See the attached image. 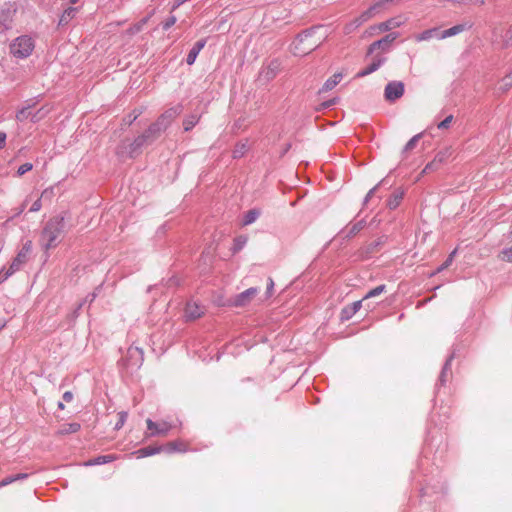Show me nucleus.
<instances>
[{
  "label": "nucleus",
  "instance_id": "6e6d98bb",
  "mask_svg": "<svg viewBox=\"0 0 512 512\" xmlns=\"http://www.w3.org/2000/svg\"><path fill=\"white\" fill-rule=\"evenodd\" d=\"M502 254H503V259L504 260H506L507 262L512 263V246L503 249Z\"/></svg>",
  "mask_w": 512,
  "mask_h": 512
},
{
  "label": "nucleus",
  "instance_id": "f704fd0d",
  "mask_svg": "<svg viewBox=\"0 0 512 512\" xmlns=\"http://www.w3.org/2000/svg\"><path fill=\"white\" fill-rule=\"evenodd\" d=\"M248 150H249V145H248L247 141L239 142L236 144V146L232 152V156L234 159H239V158L243 157L247 153Z\"/></svg>",
  "mask_w": 512,
  "mask_h": 512
},
{
  "label": "nucleus",
  "instance_id": "603ef678",
  "mask_svg": "<svg viewBox=\"0 0 512 512\" xmlns=\"http://www.w3.org/2000/svg\"><path fill=\"white\" fill-rule=\"evenodd\" d=\"M176 23V17L174 15L169 16L163 23L162 29L167 31Z\"/></svg>",
  "mask_w": 512,
  "mask_h": 512
},
{
  "label": "nucleus",
  "instance_id": "393cba45",
  "mask_svg": "<svg viewBox=\"0 0 512 512\" xmlns=\"http://www.w3.org/2000/svg\"><path fill=\"white\" fill-rule=\"evenodd\" d=\"M162 445L160 446H146L143 448L138 449L134 452V454L137 456V458H145L149 456H153L155 454H158L162 452Z\"/></svg>",
  "mask_w": 512,
  "mask_h": 512
},
{
  "label": "nucleus",
  "instance_id": "a878e982",
  "mask_svg": "<svg viewBox=\"0 0 512 512\" xmlns=\"http://www.w3.org/2000/svg\"><path fill=\"white\" fill-rule=\"evenodd\" d=\"M114 459H115V457L111 454L100 455V456L94 457V458L89 459L86 462H84V466L90 467V466L103 465V464L112 462Z\"/></svg>",
  "mask_w": 512,
  "mask_h": 512
},
{
  "label": "nucleus",
  "instance_id": "13d9d810",
  "mask_svg": "<svg viewBox=\"0 0 512 512\" xmlns=\"http://www.w3.org/2000/svg\"><path fill=\"white\" fill-rule=\"evenodd\" d=\"M452 264L451 258H448L437 268V272L447 269Z\"/></svg>",
  "mask_w": 512,
  "mask_h": 512
},
{
  "label": "nucleus",
  "instance_id": "423d86ee",
  "mask_svg": "<svg viewBox=\"0 0 512 512\" xmlns=\"http://www.w3.org/2000/svg\"><path fill=\"white\" fill-rule=\"evenodd\" d=\"M405 92V86L402 81H390L386 84L384 89L385 100L393 103L400 99Z\"/></svg>",
  "mask_w": 512,
  "mask_h": 512
},
{
  "label": "nucleus",
  "instance_id": "052dcab7",
  "mask_svg": "<svg viewBox=\"0 0 512 512\" xmlns=\"http://www.w3.org/2000/svg\"><path fill=\"white\" fill-rule=\"evenodd\" d=\"M7 135L5 132L0 131V150L5 147Z\"/></svg>",
  "mask_w": 512,
  "mask_h": 512
},
{
  "label": "nucleus",
  "instance_id": "09e8293b",
  "mask_svg": "<svg viewBox=\"0 0 512 512\" xmlns=\"http://www.w3.org/2000/svg\"><path fill=\"white\" fill-rule=\"evenodd\" d=\"M82 307H83V302H80V303L76 306V308H75L71 313H69V314H68L67 318H68V320H69L70 322H75V320H76V319L78 318V316H79V312H80V310L82 309Z\"/></svg>",
  "mask_w": 512,
  "mask_h": 512
},
{
  "label": "nucleus",
  "instance_id": "7c9ffc66",
  "mask_svg": "<svg viewBox=\"0 0 512 512\" xmlns=\"http://www.w3.org/2000/svg\"><path fill=\"white\" fill-rule=\"evenodd\" d=\"M29 477V474L28 473H18V474H15V475H10V476H7L5 477L4 479H2L0 481V488H3L7 485H10L16 481H20V480H25Z\"/></svg>",
  "mask_w": 512,
  "mask_h": 512
},
{
  "label": "nucleus",
  "instance_id": "de8ad7c7",
  "mask_svg": "<svg viewBox=\"0 0 512 512\" xmlns=\"http://www.w3.org/2000/svg\"><path fill=\"white\" fill-rule=\"evenodd\" d=\"M16 271L11 270V267L9 266L8 269L2 268L0 270V284L6 281L10 276H12Z\"/></svg>",
  "mask_w": 512,
  "mask_h": 512
},
{
  "label": "nucleus",
  "instance_id": "a19ab883",
  "mask_svg": "<svg viewBox=\"0 0 512 512\" xmlns=\"http://www.w3.org/2000/svg\"><path fill=\"white\" fill-rule=\"evenodd\" d=\"M385 290H386V285L381 284V285H379V286H377V287H375V288H373V289L369 290V291L365 294V296L363 297V299H362V300H367V299H369V298L376 297V296H378V295L382 294Z\"/></svg>",
  "mask_w": 512,
  "mask_h": 512
},
{
  "label": "nucleus",
  "instance_id": "6e6552de",
  "mask_svg": "<svg viewBox=\"0 0 512 512\" xmlns=\"http://www.w3.org/2000/svg\"><path fill=\"white\" fill-rule=\"evenodd\" d=\"M125 364L131 368H140L144 361L143 349L137 346H130L125 356Z\"/></svg>",
  "mask_w": 512,
  "mask_h": 512
},
{
  "label": "nucleus",
  "instance_id": "20e7f679",
  "mask_svg": "<svg viewBox=\"0 0 512 512\" xmlns=\"http://www.w3.org/2000/svg\"><path fill=\"white\" fill-rule=\"evenodd\" d=\"M35 49V40L30 35H21L10 44V53L18 59L28 58Z\"/></svg>",
  "mask_w": 512,
  "mask_h": 512
},
{
  "label": "nucleus",
  "instance_id": "e433bc0d",
  "mask_svg": "<svg viewBox=\"0 0 512 512\" xmlns=\"http://www.w3.org/2000/svg\"><path fill=\"white\" fill-rule=\"evenodd\" d=\"M388 184H389L388 177H385L377 185H375L373 188H371L369 190V192L367 193V195L365 196L364 200H363V205H366L369 202L371 197L375 194V192L377 191V189L380 186H385V185H388Z\"/></svg>",
  "mask_w": 512,
  "mask_h": 512
},
{
  "label": "nucleus",
  "instance_id": "a211bd4d",
  "mask_svg": "<svg viewBox=\"0 0 512 512\" xmlns=\"http://www.w3.org/2000/svg\"><path fill=\"white\" fill-rule=\"evenodd\" d=\"M387 241V236H381L379 237L377 240L369 243L368 245H366L361 254L368 258L370 257L373 253H375L381 246H383Z\"/></svg>",
  "mask_w": 512,
  "mask_h": 512
},
{
  "label": "nucleus",
  "instance_id": "69168bd1",
  "mask_svg": "<svg viewBox=\"0 0 512 512\" xmlns=\"http://www.w3.org/2000/svg\"><path fill=\"white\" fill-rule=\"evenodd\" d=\"M456 252H457L456 250H453V251L448 255V258H451V261H452V262H453V260H454L455 255H456Z\"/></svg>",
  "mask_w": 512,
  "mask_h": 512
},
{
  "label": "nucleus",
  "instance_id": "f03ea898",
  "mask_svg": "<svg viewBox=\"0 0 512 512\" xmlns=\"http://www.w3.org/2000/svg\"><path fill=\"white\" fill-rule=\"evenodd\" d=\"M68 231L63 214H57L49 218L43 225L39 237L41 248L47 253L50 249L56 248L65 237Z\"/></svg>",
  "mask_w": 512,
  "mask_h": 512
},
{
  "label": "nucleus",
  "instance_id": "2eb2a0df",
  "mask_svg": "<svg viewBox=\"0 0 512 512\" xmlns=\"http://www.w3.org/2000/svg\"><path fill=\"white\" fill-rule=\"evenodd\" d=\"M165 130L159 125L157 121L153 122L142 134L151 145L153 144Z\"/></svg>",
  "mask_w": 512,
  "mask_h": 512
},
{
  "label": "nucleus",
  "instance_id": "79ce46f5",
  "mask_svg": "<svg viewBox=\"0 0 512 512\" xmlns=\"http://www.w3.org/2000/svg\"><path fill=\"white\" fill-rule=\"evenodd\" d=\"M401 25V22L398 21L395 18L389 19L379 25V29L381 31H388L391 28L399 27Z\"/></svg>",
  "mask_w": 512,
  "mask_h": 512
},
{
  "label": "nucleus",
  "instance_id": "4c0bfd02",
  "mask_svg": "<svg viewBox=\"0 0 512 512\" xmlns=\"http://www.w3.org/2000/svg\"><path fill=\"white\" fill-rule=\"evenodd\" d=\"M362 24L363 23L361 22V20L358 17H356L355 19H353L352 21H350L349 23H347L344 26V33L346 35H349V34L353 33Z\"/></svg>",
  "mask_w": 512,
  "mask_h": 512
},
{
  "label": "nucleus",
  "instance_id": "c85d7f7f",
  "mask_svg": "<svg viewBox=\"0 0 512 512\" xmlns=\"http://www.w3.org/2000/svg\"><path fill=\"white\" fill-rule=\"evenodd\" d=\"M76 13H77V8L71 7V6L67 7L62 13V15L59 19L58 25L63 26V25L68 24L69 21L75 17Z\"/></svg>",
  "mask_w": 512,
  "mask_h": 512
},
{
  "label": "nucleus",
  "instance_id": "9d476101",
  "mask_svg": "<svg viewBox=\"0 0 512 512\" xmlns=\"http://www.w3.org/2000/svg\"><path fill=\"white\" fill-rule=\"evenodd\" d=\"M259 292L256 287H250L230 299V304L235 307H244L250 303L253 297Z\"/></svg>",
  "mask_w": 512,
  "mask_h": 512
},
{
  "label": "nucleus",
  "instance_id": "ddd939ff",
  "mask_svg": "<svg viewBox=\"0 0 512 512\" xmlns=\"http://www.w3.org/2000/svg\"><path fill=\"white\" fill-rule=\"evenodd\" d=\"M150 145L144 135L137 136L127 147V154L130 158H134L141 153L143 147Z\"/></svg>",
  "mask_w": 512,
  "mask_h": 512
},
{
  "label": "nucleus",
  "instance_id": "b1692460",
  "mask_svg": "<svg viewBox=\"0 0 512 512\" xmlns=\"http://www.w3.org/2000/svg\"><path fill=\"white\" fill-rule=\"evenodd\" d=\"M203 308L196 303H187L185 307V316L190 320H195L202 316Z\"/></svg>",
  "mask_w": 512,
  "mask_h": 512
},
{
  "label": "nucleus",
  "instance_id": "ea45409f",
  "mask_svg": "<svg viewBox=\"0 0 512 512\" xmlns=\"http://www.w3.org/2000/svg\"><path fill=\"white\" fill-rule=\"evenodd\" d=\"M442 159H443V157H440L439 155H437L433 161L426 164V166L424 167V169L422 171V174L429 173L431 171L436 170L438 168L439 164L442 162Z\"/></svg>",
  "mask_w": 512,
  "mask_h": 512
},
{
  "label": "nucleus",
  "instance_id": "5701e85b",
  "mask_svg": "<svg viewBox=\"0 0 512 512\" xmlns=\"http://www.w3.org/2000/svg\"><path fill=\"white\" fill-rule=\"evenodd\" d=\"M441 32L442 31L439 30V28L427 29V30H424L423 32L417 34L415 39L418 42L428 41V40H430L432 38H436L438 40H443L442 37H440Z\"/></svg>",
  "mask_w": 512,
  "mask_h": 512
},
{
  "label": "nucleus",
  "instance_id": "58836bf2",
  "mask_svg": "<svg viewBox=\"0 0 512 512\" xmlns=\"http://www.w3.org/2000/svg\"><path fill=\"white\" fill-rule=\"evenodd\" d=\"M246 243H247V238L245 236L236 237L233 241L232 252L234 254L238 253L239 251H241L244 248Z\"/></svg>",
  "mask_w": 512,
  "mask_h": 512
},
{
  "label": "nucleus",
  "instance_id": "0eeeda50",
  "mask_svg": "<svg viewBox=\"0 0 512 512\" xmlns=\"http://www.w3.org/2000/svg\"><path fill=\"white\" fill-rule=\"evenodd\" d=\"M148 432L146 437L166 436L173 425L167 421L154 422L150 418L146 420Z\"/></svg>",
  "mask_w": 512,
  "mask_h": 512
},
{
  "label": "nucleus",
  "instance_id": "412c9836",
  "mask_svg": "<svg viewBox=\"0 0 512 512\" xmlns=\"http://www.w3.org/2000/svg\"><path fill=\"white\" fill-rule=\"evenodd\" d=\"M363 300H358L345 306L341 311V320L351 319L361 308Z\"/></svg>",
  "mask_w": 512,
  "mask_h": 512
},
{
  "label": "nucleus",
  "instance_id": "aec40b11",
  "mask_svg": "<svg viewBox=\"0 0 512 512\" xmlns=\"http://www.w3.org/2000/svg\"><path fill=\"white\" fill-rule=\"evenodd\" d=\"M405 191L402 188H397L387 199V207L390 210H395L404 198Z\"/></svg>",
  "mask_w": 512,
  "mask_h": 512
},
{
  "label": "nucleus",
  "instance_id": "5fc2aeb1",
  "mask_svg": "<svg viewBox=\"0 0 512 512\" xmlns=\"http://www.w3.org/2000/svg\"><path fill=\"white\" fill-rule=\"evenodd\" d=\"M453 120V115H449L447 116L444 120H442L439 124H438V128L439 129H446L450 126L451 122Z\"/></svg>",
  "mask_w": 512,
  "mask_h": 512
},
{
  "label": "nucleus",
  "instance_id": "864d4df0",
  "mask_svg": "<svg viewBox=\"0 0 512 512\" xmlns=\"http://www.w3.org/2000/svg\"><path fill=\"white\" fill-rule=\"evenodd\" d=\"M46 112L43 111V108L39 109L37 112L35 113H31V121L33 123H36L38 121H40L44 116H45Z\"/></svg>",
  "mask_w": 512,
  "mask_h": 512
},
{
  "label": "nucleus",
  "instance_id": "a18cd8bd",
  "mask_svg": "<svg viewBox=\"0 0 512 512\" xmlns=\"http://www.w3.org/2000/svg\"><path fill=\"white\" fill-rule=\"evenodd\" d=\"M502 42L505 48L512 46V25L504 33Z\"/></svg>",
  "mask_w": 512,
  "mask_h": 512
},
{
  "label": "nucleus",
  "instance_id": "6ab92c4d",
  "mask_svg": "<svg viewBox=\"0 0 512 512\" xmlns=\"http://www.w3.org/2000/svg\"><path fill=\"white\" fill-rule=\"evenodd\" d=\"M206 45V39L198 40L193 47L190 49V51L187 54L186 57V63L188 65H193L200 53V51L205 47Z\"/></svg>",
  "mask_w": 512,
  "mask_h": 512
},
{
  "label": "nucleus",
  "instance_id": "72a5a7b5",
  "mask_svg": "<svg viewBox=\"0 0 512 512\" xmlns=\"http://www.w3.org/2000/svg\"><path fill=\"white\" fill-rule=\"evenodd\" d=\"M200 116L197 114H190L186 116L183 120L184 131L188 132L192 130L196 124L199 122Z\"/></svg>",
  "mask_w": 512,
  "mask_h": 512
},
{
  "label": "nucleus",
  "instance_id": "774afa93",
  "mask_svg": "<svg viewBox=\"0 0 512 512\" xmlns=\"http://www.w3.org/2000/svg\"><path fill=\"white\" fill-rule=\"evenodd\" d=\"M57 406H58V408H59V409H61V410H63V409H64V407H65V406H64V404H63V402H58V405H57Z\"/></svg>",
  "mask_w": 512,
  "mask_h": 512
},
{
  "label": "nucleus",
  "instance_id": "f3484780",
  "mask_svg": "<svg viewBox=\"0 0 512 512\" xmlns=\"http://www.w3.org/2000/svg\"><path fill=\"white\" fill-rule=\"evenodd\" d=\"M472 25H473L472 23H468V22L467 23H460V24L454 25L451 28L443 30L441 32L440 37H442V39H446V38L458 35V34L464 32V31L469 30L470 28H472Z\"/></svg>",
  "mask_w": 512,
  "mask_h": 512
},
{
  "label": "nucleus",
  "instance_id": "cd10ccee",
  "mask_svg": "<svg viewBox=\"0 0 512 512\" xmlns=\"http://www.w3.org/2000/svg\"><path fill=\"white\" fill-rule=\"evenodd\" d=\"M381 9V3H374L371 5L367 10L362 12L358 18L361 20L362 23H365L370 18H372L379 10Z\"/></svg>",
  "mask_w": 512,
  "mask_h": 512
},
{
  "label": "nucleus",
  "instance_id": "2f4dec72",
  "mask_svg": "<svg viewBox=\"0 0 512 512\" xmlns=\"http://www.w3.org/2000/svg\"><path fill=\"white\" fill-rule=\"evenodd\" d=\"M81 429V425L77 422L67 423L62 425L59 429L58 434L68 435L78 432Z\"/></svg>",
  "mask_w": 512,
  "mask_h": 512
},
{
  "label": "nucleus",
  "instance_id": "8fccbe9b",
  "mask_svg": "<svg viewBox=\"0 0 512 512\" xmlns=\"http://www.w3.org/2000/svg\"><path fill=\"white\" fill-rule=\"evenodd\" d=\"M511 86H512V72L510 74L506 75L502 79V85H501L500 89L505 91V90H508Z\"/></svg>",
  "mask_w": 512,
  "mask_h": 512
},
{
  "label": "nucleus",
  "instance_id": "7ed1b4c3",
  "mask_svg": "<svg viewBox=\"0 0 512 512\" xmlns=\"http://www.w3.org/2000/svg\"><path fill=\"white\" fill-rule=\"evenodd\" d=\"M322 28V25H315L300 32L291 44L293 54L304 56L317 49L326 38H314L317 31Z\"/></svg>",
  "mask_w": 512,
  "mask_h": 512
},
{
  "label": "nucleus",
  "instance_id": "c9c22d12",
  "mask_svg": "<svg viewBox=\"0 0 512 512\" xmlns=\"http://www.w3.org/2000/svg\"><path fill=\"white\" fill-rule=\"evenodd\" d=\"M34 105V103H32V100H29L27 105L23 106L17 113H16V120L18 122H23L25 121L26 119H28V117L31 116V113L28 112V110Z\"/></svg>",
  "mask_w": 512,
  "mask_h": 512
},
{
  "label": "nucleus",
  "instance_id": "bb28decb",
  "mask_svg": "<svg viewBox=\"0 0 512 512\" xmlns=\"http://www.w3.org/2000/svg\"><path fill=\"white\" fill-rule=\"evenodd\" d=\"M342 77L343 76L341 73H335L333 76H331L324 82L320 91L327 92L332 90L342 80Z\"/></svg>",
  "mask_w": 512,
  "mask_h": 512
},
{
  "label": "nucleus",
  "instance_id": "9b49d317",
  "mask_svg": "<svg viewBox=\"0 0 512 512\" xmlns=\"http://www.w3.org/2000/svg\"><path fill=\"white\" fill-rule=\"evenodd\" d=\"M16 10L12 9L10 3H5L0 7V27L3 31L12 28L13 18Z\"/></svg>",
  "mask_w": 512,
  "mask_h": 512
},
{
  "label": "nucleus",
  "instance_id": "dca6fc26",
  "mask_svg": "<svg viewBox=\"0 0 512 512\" xmlns=\"http://www.w3.org/2000/svg\"><path fill=\"white\" fill-rule=\"evenodd\" d=\"M386 61V58L383 56H376L373 58L372 62L368 64L364 69L357 73L358 77H364L373 72L377 71Z\"/></svg>",
  "mask_w": 512,
  "mask_h": 512
},
{
  "label": "nucleus",
  "instance_id": "473e14b6",
  "mask_svg": "<svg viewBox=\"0 0 512 512\" xmlns=\"http://www.w3.org/2000/svg\"><path fill=\"white\" fill-rule=\"evenodd\" d=\"M366 226V221L365 219H361L359 221H357L356 223H354L353 225H351V227H349V229L347 230V233L345 235V238H352L354 237L356 234H358L364 227Z\"/></svg>",
  "mask_w": 512,
  "mask_h": 512
},
{
  "label": "nucleus",
  "instance_id": "f8f14e48",
  "mask_svg": "<svg viewBox=\"0 0 512 512\" xmlns=\"http://www.w3.org/2000/svg\"><path fill=\"white\" fill-rule=\"evenodd\" d=\"M398 33L392 32L385 35L383 38L374 41L368 48V55L372 54L376 49H381L383 51H388L392 45V43L397 39Z\"/></svg>",
  "mask_w": 512,
  "mask_h": 512
},
{
  "label": "nucleus",
  "instance_id": "1a4fd4ad",
  "mask_svg": "<svg viewBox=\"0 0 512 512\" xmlns=\"http://www.w3.org/2000/svg\"><path fill=\"white\" fill-rule=\"evenodd\" d=\"M183 106L178 104L169 109H167L164 113H162L158 119L156 120L159 125L166 131V129L171 125L172 121L182 113Z\"/></svg>",
  "mask_w": 512,
  "mask_h": 512
},
{
  "label": "nucleus",
  "instance_id": "4be33fe9",
  "mask_svg": "<svg viewBox=\"0 0 512 512\" xmlns=\"http://www.w3.org/2000/svg\"><path fill=\"white\" fill-rule=\"evenodd\" d=\"M162 447H163L162 451L166 452L168 454H172V453H176V452L183 453V452L187 451L186 444L181 440H175V441L169 442L166 445H162Z\"/></svg>",
  "mask_w": 512,
  "mask_h": 512
},
{
  "label": "nucleus",
  "instance_id": "39448f33",
  "mask_svg": "<svg viewBox=\"0 0 512 512\" xmlns=\"http://www.w3.org/2000/svg\"><path fill=\"white\" fill-rule=\"evenodd\" d=\"M464 349V346L462 344H454L452 346L451 353L448 355L441 373L439 375L438 381L436 383V389L438 390L441 386H444L449 379L452 377V369H451V363L452 361L460 354V352Z\"/></svg>",
  "mask_w": 512,
  "mask_h": 512
},
{
  "label": "nucleus",
  "instance_id": "338daca9",
  "mask_svg": "<svg viewBox=\"0 0 512 512\" xmlns=\"http://www.w3.org/2000/svg\"><path fill=\"white\" fill-rule=\"evenodd\" d=\"M290 147H291V144H287V145H286V147H284V150H283V152H282V155H284L285 153H287V152H288V150L290 149Z\"/></svg>",
  "mask_w": 512,
  "mask_h": 512
},
{
  "label": "nucleus",
  "instance_id": "4d7b16f0",
  "mask_svg": "<svg viewBox=\"0 0 512 512\" xmlns=\"http://www.w3.org/2000/svg\"><path fill=\"white\" fill-rule=\"evenodd\" d=\"M42 208L41 198L37 199L31 205L29 211L30 212H38Z\"/></svg>",
  "mask_w": 512,
  "mask_h": 512
},
{
  "label": "nucleus",
  "instance_id": "c756f323",
  "mask_svg": "<svg viewBox=\"0 0 512 512\" xmlns=\"http://www.w3.org/2000/svg\"><path fill=\"white\" fill-rule=\"evenodd\" d=\"M260 210L258 209H250L247 212L244 213L242 218V224L247 226L254 223L260 216Z\"/></svg>",
  "mask_w": 512,
  "mask_h": 512
},
{
  "label": "nucleus",
  "instance_id": "37998d69",
  "mask_svg": "<svg viewBox=\"0 0 512 512\" xmlns=\"http://www.w3.org/2000/svg\"><path fill=\"white\" fill-rule=\"evenodd\" d=\"M421 137L422 133L414 135L404 146L403 153L413 150Z\"/></svg>",
  "mask_w": 512,
  "mask_h": 512
},
{
  "label": "nucleus",
  "instance_id": "4468645a",
  "mask_svg": "<svg viewBox=\"0 0 512 512\" xmlns=\"http://www.w3.org/2000/svg\"><path fill=\"white\" fill-rule=\"evenodd\" d=\"M31 250V243L27 242L23 245L22 249L18 252L16 257L12 260L10 267L11 270H15L16 272L20 270L21 266L26 262L27 255Z\"/></svg>",
  "mask_w": 512,
  "mask_h": 512
},
{
  "label": "nucleus",
  "instance_id": "e2e57ef3",
  "mask_svg": "<svg viewBox=\"0 0 512 512\" xmlns=\"http://www.w3.org/2000/svg\"><path fill=\"white\" fill-rule=\"evenodd\" d=\"M65 402H71L73 400V393L71 391L64 392L62 396Z\"/></svg>",
  "mask_w": 512,
  "mask_h": 512
},
{
  "label": "nucleus",
  "instance_id": "680f3d73",
  "mask_svg": "<svg viewBox=\"0 0 512 512\" xmlns=\"http://www.w3.org/2000/svg\"><path fill=\"white\" fill-rule=\"evenodd\" d=\"M97 297V294L94 292V293H91V294H88L86 296V298L84 300H82L81 302H83V305L86 303V302H90L92 303L95 298Z\"/></svg>",
  "mask_w": 512,
  "mask_h": 512
},
{
  "label": "nucleus",
  "instance_id": "3c124183",
  "mask_svg": "<svg viewBox=\"0 0 512 512\" xmlns=\"http://www.w3.org/2000/svg\"><path fill=\"white\" fill-rule=\"evenodd\" d=\"M32 168H33V165L31 163H29V162L20 165L18 167V169H17V176L24 175L25 173H27L30 170H32Z\"/></svg>",
  "mask_w": 512,
  "mask_h": 512
},
{
  "label": "nucleus",
  "instance_id": "49530a36",
  "mask_svg": "<svg viewBox=\"0 0 512 512\" xmlns=\"http://www.w3.org/2000/svg\"><path fill=\"white\" fill-rule=\"evenodd\" d=\"M277 66H273L271 63L265 70L261 72L267 78V80L273 79L276 76Z\"/></svg>",
  "mask_w": 512,
  "mask_h": 512
},
{
  "label": "nucleus",
  "instance_id": "c03bdc74",
  "mask_svg": "<svg viewBox=\"0 0 512 512\" xmlns=\"http://www.w3.org/2000/svg\"><path fill=\"white\" fill-rule=\"evenodd\" d=\"M127 418H128V413L126 411H120L118 413V421L116 422L114 429L120 430L124 426L125 422L127 421Z\"/></svg>",
  "mask_w": 512,
  "mask_h": 512
},
{
  "label": "nucleus",
  "instance_id": "0e129e2a",
  "mask_svg": "<svg viewBox=\"0 0 512 512\" xmlns=\"http://www.w3.org/2000/svg\"><path fill=\"white\" fill-rule=\"evenodd\" d=\"M336 103V99H332V100H328L326 102H324L322 105L325 107V108H328L332 105H334Z\"/></svg>",
  "mask_w": 512,
  "mask_h": 512
},
{
  "label": "nucleus",
  "instance_id": "bf43d9fd",
  "mask_svg": "<svg viewBox=\"0 0 512 512\" xmlns=\"http://www.w3.org/2000/svg\"><path fill=\"white\" fill-rule=\"evenodd\" d=\"M273 288H274V281L272 278H268L267 289H266L267 297H270L272 295Z\"/></svg>",
  "mask_w": 512,
  "mask_h": 512
},
{
  "label": "nucleus",
  "instance_id": "f257e3e1",
  "mask_svg": "<svg viewBox=\"0 0 512 512\" xmlns=\"http://www.w3.org/2000/svg\"><path fill=\"white\" fill-rule=\"evenodd\" d=\"M447 451V443L443 435H431L423 450V456L419 460L418 468L412 473L413 481L419 487L421 498L433 494H441L445 491L446 485L438 469L444 461Z\"/></svg>",
  "mask_w": 512,
  "mask_h": 512
}]
</instances>
